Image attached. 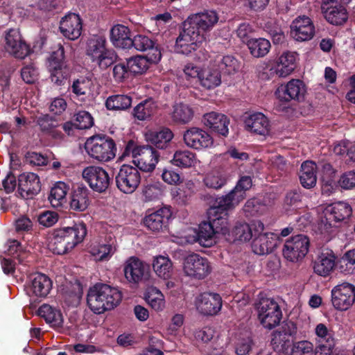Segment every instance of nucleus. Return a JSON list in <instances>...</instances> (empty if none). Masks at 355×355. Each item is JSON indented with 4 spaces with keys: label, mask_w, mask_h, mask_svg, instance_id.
<instances>
[{
    "label": "nucleus",
    "mask_w": 355,
    "mask_h": 355,
    "mask_svg": "<svg viewBox=\"0 0 355 355\" xmlns=\"http://www.w3.org/2000/svg\"><path fill=\"white\" fill-rule=\"evenodd\" d=\"M41 190L39 176L33 173H22L18 177V191L23 198H32Z\"/></svg>",
    "instance_id": "nucleus-30"
},
{
    "label": "nucleus",
    "mask_w": 355,
    "mask_h": 355,
    "mask_svg": "<svg viewBox=\"0 0 355 355\" xmlns=\"http://www.w3.org/2000/svg\"><path fill=\"white\" fill-rule=\"evenodd\" d=\"M148 266L136 257H129L123 266L125 279L130 283L138 284L144 276Z\"/></svg>",
    "instance_id": "nucleus-31"
},
{
    "label": "nucleus",
    "mask_w": 355,
    "mask_h": 355,
    "mask_svg": "<svg viewBox=\"0 0 355 355\" xmlns=\"http://www.w3.org/2000/svg\"><path fill=\"white\" fill-rule=\"evenodd\" d=\"M197 241L203 247H211L214 243V236L217 234L209 220L202 221L198 226Z\"/></svg>",
    "instance_id": "nucleus-44"
},
{
    "label": "nucleus",
    "mask_w": 355,
    "mask_h": 355,
    "mask_svg": "<svg viewBox=\"0 0 355 355\" xmlns=\"http://www.w3.org/2000/svg\"><path fill=\"white\" fill-rule=\"evenodd\" d=\"M107 40L104 35L98 34L91 36L87 42L86 54L93 62L101 68L105 69L113 64L117 54L106 46Z\"/></svg>",
    "instance_id": "nucleus-3"
},
{
    "label": "nucleus",
    "mask_w": 355,
    "mask_h": 355,
    "mask_svg": "<svg viewBox=\"0 0 355 355\" xmlns=\"http://www.w3.org/2000/svg\"><path fill=\"white\" fill-rule=\"evenodd\" d=\"M153 268L159 277L167 279L171 275L172 262L168 257L160 255L154 259Z\"/></svg>",
    "instance_id": "nucleus-50"
},
{
    "label": "nucleus",
    "mask_w": 355,
    "mask_h": 355,
    "mask_svg": "<svg viewBox=\"0 0 355 355\" xmlns=\"http://www.w3.org/2000/svg\"><path fill=\"white\" fill-rule=\"evenodd\" d=\"M239 62L233 55H225L218 60L217 69L220 74L231 75L235 73L239 69Z\"/></svg>",
    "instance_id": "nucleus-51"
},
{
    "label": "nucleus",
    "mask_w": 355,
    "mask_h": 355,
    "mask_svg": "<svg viewBox=\"0 0 355 355\" xmlns=\"http://www.w3.org/2000/svg\"><path fill=\"white\" fill-rule=\"evenodd\" d=\"M203 182L207 188L217 190L226 184L227 178L219 172L214 171L206 175Z\"/></svg>",
    "instance_id": "nucleus-55"
},
{
    "label": "nucleus",
    "mask_w": 355,
    "mask_h": 355,
    "mask_svg": "<svg viewBox=\"0 0 355 355\" xmlns=\"http://www.w3.org/2000/svg\"><path fill=\"white\" fill-rule=\"evenodd\" d=\"M4 48L10 55L17 59H24L31 53L28 44L23 39L18 29L11 28L6 33Z\"/></svg>",
    "instance_id": "nucleus-14"
},
{
    "label": "nucleus",
    "mask_w": 355,
    "mask_h": 355,
    "mask_svg": "<svg viewBox=\"0 0 355 355\" xmlns=\"http://www.w3.org/2000/svg\"><path fill=\"white\" fill-rule=\"evenodd\" d=\"M306 92V85L302 80L292 79L286 85H281L275 95L281 102H301L304 101Z\"/></svg>",
    "instance_id": "nucleus-18"
},
{
    "label": "nucleus",
    "mask_w": 355,
    "mask_h": 355,
    "mask_svg": "<svg viewBox=\"0 0 355 355\" xmlns=\"http://www.w3.org/2000/svg\"><path fill=\"white\" fill-rule=\"evenodd\" d=\"M69 191V184L64 182H55L51 189L49 200L53 207H62L67 202V194Z\"/></svg>",
    "instance_id": "nucleus-43"
},
{
    "label": "nucleus",
    "mask_w": 355,
    "mask_h": 355,
    "mask_svg": "<svg viewBox=\"0 0 355 355\" xmlns=\"http://www.w3.org/2000/svg\"><path fill=\"white\" fill-rule=\"evenodd\" d=\"M52 286L53 282L47 275L37 272L29 276L26 292L29 296L44 298L49 294Z\"/></svg>",
    "instance_id": "nucleus-20"
},
{
    "label": "nucleus",
    "mask_w": 355,
    "mask_h": 355,
    "mask_svg": "<svg viewBox=\"0 0 355 355\" xmlns=\"http://www.w3.org/2000/svg\"><path fill=\"white\" fill-rule=\"evenodd\" d=\"M82 175L90 188L98 193L105 192L112 182L108 173L101 166H89L83 169Z\"/></svg>",
    "instance_id": "nucleus-13"
},
{
    "label": "nucleus",
    "mask_w": 355,
    "mask_h": 355,
    "mask_svg": "<svg viewBox=\"0 0 355 355\" xmlns=\"http://www.w3.org/2000/svg\"><path fill=\"white\" fill-rule=\"evenodd\" d=\"M76 129L85 130L90 128L94 124L92 115L87 111H79L75 116Z\"/></svg>",
    "instance_id": "nucleus-58"
},
{
    "label": "nucleus",
    "mask_w": 355,
    "mask_h": 355,
    "mask_svg": "<svg viewBox=\"0 0 355 355\" xmlns=\"http://www.w3.org/2000/svg\"><path fill=\"white\" fill-rule=\"evenodd\" d=\"M254 221L251 225L245 222H237L232 230L230 231V235L234 242L249 241L254 235Z\"/></svg>",
    "instance_id": "nucleus-41"
},
{
    "label": "nucleus",
    "mask_w": 355,
    "mask_h": 355,
    "mask_svg": "<svg viewBox=\"0 0 355 355\" xmlns=\"http://www.w3.org/2000/svg\"><path fill=\"white\" fill-rule=\"evenodd\" d=\"M321 11L324 19L334 26H341L348 19V12L343 5L338 3V0H322Z\"/></svg>",
    "instance_id": "nucleus-19"
},
{
    "label": "nucleus",
    "mask_w": 355,
    "mask_h": 355,
    "mask_svg": "<svg viewBox=\"0 0 355 355\" xmlns=\"http://www.w3.org/2000/svg\"><path fill=\"white\" fill-rule=\"evenodd\" d=\"M193 110L187 104L185 103H175L173 106V110L171 116L173 121L180 123L186 124L190 122L193 117Z\"/></svg>",
    "instance_id": "nucleus-46"
},
{
    "label": "nucleus",
    "mask_w": 355,
    "mask_h": 355,
    "mask_svg": "<svg viewBox=\"0 0 355 355\" xmlns=\"http://www.w3.org/2000/svg\"><path fill=\"white\" fill-rule=\"evenodd\" d=\"M145 300L148 304L155 311H161L164 307V300L162 293L157 288H153L148 291Z\"/></svg>",
    "instance_id": "nucleus-54"
},
{
    "label": "nucleus",
    "mask_w": 355,
    "mask_h": 355,
    "mask_svg": "<svg viewBox=\"0 0 355 355\" xmlns=\"http://www.w3.org/2000/svg\"><path fill=\"white\" fill-rule=\"evenodd\" d=\"M223 199V197L216 199L214 205L207 210V218L217 234L226 236L230 235L227 211L236 205L233 203L227 205Z\"/></svg>",
    "instance_id": "nucleus-7"
},
{
    "label": "nucleus",
    "mask_w": 355,
    "mask_h": 355,
    "mask_svg": "<svg viewBox=\"0 0 355 355\" xmlns=\"http://www.w3.org/2000/svg\"><path fill=\"white\" fill-rule=\"evenodd\" d=\"M195 155L189 150H178L173 156L171 163L180 168H189L193 164Z\"/></svg>",
    "instance_id": "nucleus-53"
},
{
    "label": "nucleus",
    "mask_w": 355,
    "mask_h": 355,
    "mask_svg": "<svg viewBox=\"0 0 355 355\" xmlns=\"http://www.w3.org/2000/svg\"><path fill=\"white\" fill-rule=\"evenodd\" d=\"M121 300L122 294L116 288L102 283L90 287L87 295V304L96 314L114 309Z\"/></svg>",
    "instance_id": "nucleus-1"
},
{
    "label": "nucleus",
    "mask_w": 355,
    "mask_h": 355,
    "mask_svg": "<svg viewBox=\"0 0 355 355\" xmlns=\"http://www.w3.org/2000/svg\"><path fill=\"white\" fill-rule=\"evenodd\" d=\"M338 184L345 190L352 189L355 187V170L343 173L339 180Z\"/></svg>",
    "instance_id": "nucleus-64"
},
{
    "label": "nucleus",
    "mask_w": 355,
    "mask_h": 355,
    "mask_svg": "<svg viewBox=\"0 0 355 355\" xmlns=\"http://www.w3.org/2000/svg\"><path fill=\"white\" fill-rule=\"evenodd\" d=\"M10 243L8 252L10 254H12L15 253L17 254V255L14 257L15 261L17 260L19 264L26 265L28 261L26 259L28 258V255L26 252L21 251V246L20 243L17 240H13Z\"/></svg>",
    "instance_id": "nucleus-62"
},
{
    "label": "nucleus",
    "mask_w": 355,
    "mask_h": 355,
    "mask_svg": "<svg viewBox=\"0 0 355 355\" xmlns=\"http://www.w3.org/2000/svg\"><path fill=\"white\" fill-rule=\"evenodd\" d=\"M85 149L89 157L103 162L114 159L116 153L114 141L105 135H95L88 138Z\"/></svg>",
    "instance_id": "nucleus-4"
},
{
    "label": "nucleus",
    "mask_w": 355,
    "mask_h": 355,
    "mask_svg": "<svg viewBox=\"0 0 355 355\" xmlns=\"http://www.w3.org/2000/svg\"><path fill=\"white\" fill-rule=\"evenodd\" d=\"M254 235L252 243L254 253L264 255L271 253L280 242L279 235L272 232L262 233L264 225L260 220L254 221Z\"/></svg>",
    "instance_id": "nucleus-8"
},
{
    "label": "nucleus",
    "mask_w": 355,
    "mask_h": 355,
    "mask_svg": "<svg viewBox=\"0 0 355 355\" xmlns=\"http://www.w3.org/2000/svg\"><path fill=\"white\" fill-rule=\"evenodd\" d=\"M59 219V214L54 211H44L41 212L37 218L40 225L50 227L53 226Z\"/></svg>",
    "instance_id": "nucleus-60"
},
{
    "label": "nucleus",
    "mask_w": 355,
    "mask_h": 355,
    "mask_svg": "<svg viewBox=\"0 0 355 355\" xmlns=\"http://www.w3.org/2000/svg\"><path fill=\"white\" fill-rule=\"evenodd\" d=\"M116 251L114 241L110 236V241L106 243L92 246L89 252L96 261H104L110 260Z\"/></svg>",
    "instance_id": "nucleus-42"
},
{
    "label": "nucleus",
    "mask_w": 355,
    "mask_h": 355,
    "mask_svg": "<svg viewBox=\"0 0 355 355\" xmlns=\"http://www.w3.org/2000/svg\"><path fill=\"white\" fill-rule=\"evenodd\" d=\"M302 194L297 189H293L286 193L284 198V209L288 211L296 210L302 204Z\"/></svg>",
    "instance_id": "nucleus-56"
},
{
    "label": "nucleus",
    "mask_w": 355,
    "mask_h": 355,
    "mask_svg": "<svg viewBox=\"0 0 355 355\" xmlns=\"http://www.w3.org/2000/svg\"><path fill=\"white\" fill-rule=\"evenodd\" d=\"M257 318L263 328L271 330L278 326L283 313L279 304L272 298L261 297L255 303Z\"/></svg>",
    "instance_id": "nucleus-6"
},
{
    "label": "nucleus",
    "mask_w": 355,
    "mask_h": 355,
    "mask_svg": "<svg viewBox=\"0 0 355 355\" xmlns=\"http://www.w3.org/2000/svg\"><path fill=\"white\" fill-rule=\"evenodd\" d=\"M291 34L297 41H307L315 35V26L312 20L305 15L300 16L291 25Z\"/></svg>",
    "instance_id": "nucleus-26"
},
{
    "label": "nucleus",
    "mask_w": 355,
    "mask_h": 355,
    "mask_svg": "<svg viewBox=\"0 0 355 355\" xmlns=\"http://www.w3.org/2000/svg\"><path fill=\"white\" fill-rule=\"evenodd\" d=\"M317 165L312 161H305L301 165L300 182L302 186L307 189L315 187L317 183Z\"/></svg>",
    "instance_id": "nucleus-39"
},
{
    "label": "nucleus",
    "mask_w": 355,
    "mask_h": 355,
    "mask_svg": "<svg viewBox=\"0 0 355 355\" xmlns=\"http://www.w3.org/2000/svg\"><path fill=\"white\" fill-rule=\"evenodd\" d=\"M132 47L139 51H147L148 53L146 55L153 64L157 63L162 58L160 46L148 36L141 34L135 35L131 40L130 49Z\"/></svg>",
    "instance_id": "nucleus-24"
},
{
    "label": "nucleus",
    "mask_w": 355,
    "mask_h": 355,
    "mask_svg": "<svg viewBox=\"0 0 355 355\" xmlns=\"http://www.w3.org/2000/svg\"><path fill=\"white\" fill-rule=\"evenodd\" d=\"M172 211L169 207H163L150 214L143 219L144 225L152 232H161L167 230Z\"/></svg>",
    "instance_id": "nucleus-21"
},
{
    "label": "nucleus",
    "mask_w": 355,
    "mask_h": 355,
    "mask_svg": "<svg viewBox=\"0 0 355 355\" xmlns=\"http://www.w3.org/2000/svg\"><path fill=\"white\" fill-rule=\"evenodd\" d=\"M252 186V180L250 176H241L234 188L227 194L221 196L224 198L223 200L226 202L227 205L233 203L236 206L245 198L246 191L249 190Z\"/></svg>",
    "instance_id": "nucleus-34"
},
{
    "label": "nucleus",
    "mask_w": 355,
    "mask_h": 355,
    "mask_svg": "<svg viewBox=\"0 0 355 355\" xmlns=\"http://www.w3.org/2000/svg\"><path fill=\"white\" fill-rule=\"evenodd\" d=\"M337 257L331 250L322 251L313 262L314 272L321 277H327L334 271L336 266Z\"/></svg>",
    "instance_id": "nucleus-27"
},
{
    "label": "nucleus",
    "mask_w": 355,
    "mask_h": 355,
    "mask_svg": "<svg viewBox=\"0 0 355 355\" xmlns=\"http://www.w3.org/2000/svg\"><path fill=\"white\" fill-rule=\"evenodd\" d=\"M132 98L125 94H114L107 98L105 105L110 111H126L130 109Z\"/></svg>",
    "instance_id": "nucleus-45"
},
{
    "label": "nucleus",
    "mask_w": 355,
    "mask_h": 355,
    "mask_svg": "<svg viewBox=\"0 0 355 355\" xmlns=\"http://www.w3.org/2000/svg\"><path fill=\"white\" fill-rule=\"evenodd\" d=\"M130 34L131 32L128 27L122 24H116L110 31V40L115 48L130 49L132 40Z\"/></svg>",
    "instance_id": "nucleus-36"
},
{
    "label": "nucleus",
    "mask_w": 355,
    "mask_h": 355,
    "mask_svg": "<svg viewBox=\"0 0 355 355\" xmlns=\"http://www.w3.org/2000/svg\"><path fill=\"white\" fill-rule=\"evenodd\" d=\"M256 32L254 25L249 22H243L239 24L236 29V35L241 40L245 43L246 45L249 43V41L252 40L254 37Z\"/></svg>",
    "instance_id": "nucleus-57"
},
{
    "label": "nucleus",
    "mask_w": 355,
    "mask_h": 355,
    "mask_svg": "<svg viewBox=\"0 0 355 355\" xmlns=\"http://www.w3.org/2000/svg\"><path fill=\"white\" fill-rule=\"evenodd\" d=\"M295 52L286 51L278 58L275 67L269 69L270 74L275 73L278 77H286L291 74L296 67Z\"/></svg>",
    "instance_id": "nucleus-33"
},
{
    "label": "nucleus",
    "mask_w": 355,
    "mask_h": 355,
    "mask_svg": "<svg viewBox=\"0 0 355 355\" xmlns=\"http://www.w3.org/2000/svg\"><path fill=\"white\" fill-rule=\"evenodd\" d=\"M162 178L164 182L171 185H176L182 182L179 171L174 170L171 165L163 168Z\"/></svg>",
    "instance_id": "nucleus-59"
},
{
    "label": "nucleus",
    "mask_w": 355,
    "mask_h": 355,
    "mask_svg": "<svg viewBox=\"0 0 355 355\" xmlns=\"http://www.w3.org/2000/svg\"><path fill=\"white\" fill-rule=\"evenodd\" d=\"M263 207L259 200L253 198L249 199L244 205L243 211L246 217L254 216L259 214Z\"/></svg>",
    "instance_id": "nucleus-61"
},
{
    "label": "nucleus",
    "mask_w": 355,
    "mask_h": 355,
    "mask_svg": "<svg viewBox=\"0 0 355 355\" xmlns=\"http://www.w3.org/2000/svg\"><path fill=\"white\" fill-rule=\"evenodd\" d=\"M352 214V209L347 202L339 201L329 205L324 211V223L325 229L336 227L345 219H347Z\"/></svg>",
    "instance_id": "nucleus-16"
},
{
    "label": "nucleus",
    "mask_w": 355,
    "mask_h": 355,
    "mask_svg": "<svg viewBox=\"0 0 355 355\" xmlns=\"http://www.w3.org/2000/svg\"><path fill=\"white\" fill-rule=\"evenodd\" d=\"M245 129L259 135H267L270 132V122L261 112L249 115L244 121Z\"/></svg>",
    "instance_id": "nucleus-35"
},
{
    "label": "nucleus",
    "mask_w": 355,
    "mask_h": 355,
    "mask_svg": "<svg viewBox=\"0 0 355 355\" xmlns=\"http://www.w3.org/2000/svg\"><path fill=\"white\" fill-rule=\"evenodd\" d=\"M157 104L152 98L141 101L135 106L131 114L134 118L139 121L150 119L157 112Z\"/></svg>",
    "instance_id": "nucleus-40"
},
{
    "label": "nucleus",
    "mask_w": 355,
    "mask_h": 355,
    "mask_svg": "<svg viewBox=\"0 0 355 355\" xmlns=\"http://www.w3.org/2000/svg\"><path fill=\"white\" fill-rule=\"evenodd\" d=\"M200 76L198 81L203 87L207 89H214L221 83V74L216 69L202 70Z\"/></svg>",
    "instance_id": "nucleus-47"
},
{
    "label": "nucleus",
    "mask_w": 355,
    "mask_h": 355,
    "mask_svg": "<svg viewBox=\"0 0 355 355\" xmlns=\"http://www.w3.org/2000/svg\"><path fill=\"white\" fill-rule=\"evenodd\" d=\"M135 156L132 162L136 168L144 172H151L155 169L161 153L150 145H143Z\"/></svg>",
    "instance_id": "nucleus-23"
},
{
    "label": "nucleus",
    "mask_w": 355,
    "mask_h": 355,
    "mask_svg": "<svg viewBox=\"0 0 355 355\" xmlns=\"http://www.w3.org/2000/svg\"><path fill=\"white\" fill-rule=\"evenodd\" d=\"M183 139L187 146L198 150L211 148L214 145L213 137L206 130L197 127L187 129Z\"/></svg>",
    "instance_id": "nucleus-22"
},
{
    "label": "nucleus",
    "mask_w": 355,
    "mask_h": 355,
    "mask_svg": "<svg viewBox=\"0 0 355 355\" xmlns=\"http://www.w3.org/2000/svg\"><path fill=\"white\" fill-rule=\"evenodd\" d=\"M309 245V239L306 236L297 234L285 242L282 250L283 255L291 262L298 261L308 253Z\"/></svg>",
    "instance_id": "nucleus-11"
},
{
    "label": "nucleus",
    "mask_w": 355,
    "mask_h": 355,
    "mask_svg": "<svg viewBox=\"0 0 355 355\" xmlns=\"http://www.w3.org/2000/svg\"><path fill=\"white\" fill-rule=\"evenodd\" d=\"M48 70L51 82L57 86H62L71 73V67L65 57L64 46L59 44L48 58Z\"/></svg>",
    "instance_id": "nucleus-5"
},
{
    "label": "nucleus",
    "mask_w": 355,
    "mask_h": 355,
    "mask_svg": "<svg viewBox=\"0 0 355 355\" xmlns=\"http://www.w3.org/2000/svg\"><path fill=\"white\" fill-rule=\"evenodd\" d=\"M320 181L322 193L327 196H329L336 192L340 187L338 184V180L337 181L336 178H320Z\"/></svg>",
    "instance_id": "nucleus-63"
},
{
    "label": "nucleus",
    "mask_w": 355,
    "mask_h": 355,
    "mask_svg": "<svg viewBox=\"0 0 355 355\" xmlns=\"http://www.w3.org/2000/svg\"><path fill=\"white\" fill-rule=\"evenodd\" d=\"M37 312L38 315L54 329L60 330L63 327L64 319L60 309L44 304L39 308Z\"/></svg>",
    "instance_id": "nucleus-38"
},
{
    "label": "nucleus",
    "mask_w": 355,
    "mask_h": 355,
    "mask_svg": "<svg viewBox=\"0 0 355 355\" xmlns=\"http://www.w3.org/2000/svg\"><path fill=\"white\" fill-rule=\"evenodd\" d=\"M205 39V36L198 33L191 28V26L184 21L183 29L176 38L175 51L178 53L189 55L196 51Z\"/></svg>",
    "instance_id": "nucleus-9"
},
{
    "label": "nucleus",
    "mask_w": 355,
    "mask_h": 355,
    "mask_svg": "<svg viewBox=\"0 0 355 355\" xmlns=\"http://www.w3.org/2000/svg\"><path fill=\"white\" fill-rule=\"evenodd\" d=\"M89 191L83 185L74 188L70 195L69 205L73 211L81 212L86 210L89 205Z\"/></svg>",
    "instance_id": "nucleus-37"
},
{
    "label": "nucleus",
    "mask_w": 355,
    "mask_h": 355,
    "mask_svg": "<svg viewBox=\"0 0 355 355\" xmlns=\"http://www.w3.org/2000/svg\"><path fill=\"white\" fill-rule=\"evenodd\" d=\"M141 182L139 169L128 164L121 166L115 175V183L118 189L125 194L132 193Z\"/></svg>",
    "instance_id": "nucleus-10"
},
{
    "label": "nucleus",
    "mask_w": 355,
    "mask_h": 355,
    "mask_svg": "<svg viewBox=\"0 0 355 355\" xmlns=\"http://www.w3.org/2000/svg\"><path fill=\"white\" fill-rule=\"evenodd\" d=\"M338 268L344 274L355 272V248L346 252L338 262Z\"/></svg>",
    "instance_id": "nucleus-52"
},
{
    "label": "nucleus",
    "mask_w": 355,
    "mask_h": 355,
    "mask_svg": "<svg viewBox=\"0 0 355 355\" xmlns=\"http://www.w3.org/2000/svg\"><path fill=\"white\" fill-rule=\"evenodd\" d=\"M218 20L219 16L216 11L205 10L203 12L189 16L184 21L198 33L205 36L207 33L213 29Z\"/></svg>",
    "instance_id": "nucleus-12"
},
{
    "label": "nucleus",
    "mask_w": 355,
    "mask_h": 355,
    "mask_svg": "<svg viewBox=\"0 0 355 355\" xmlns=\"http://www.w3.org/2000/svg\"><path fill=\"white\" fill-rule=\"evenodd\" d=\"M59 28L64 37L75 40L81 35L82 19L78 15L69 13L62 18Z\"/></svg>",
    "instance_id": "nucleus-29"
},
{
    "label": "nucleus",
    "mask_w": 355,
    "mask_h": 355,
    "mask_svg": "<svg viewBox=\"0 0 355 355\" xmlns=\"http://www.w3.org/2000/svg\"><path fill=\"white\" fill-rule=\"evenodd\" d=\"M173 138V132L168 128H162L159 130L152 131L146 135L149 145L155 149L167 150L170 152L172 148L171 140Z\"/></svg>",
    "instance_id": "nucleus-32"
},
{
    "label": "nucleus",
    "mask_w": 355,
    "mask_h": 355,
    "mask_svg": "<svg viewBox=\"0 0 355 355\" xmlns=\"http://www.w3.org/2000/svg\"><path fill=\"white\" fill-rule=\"evenodd\" d=\"M153 63L146 55H137L126 60V67L130 74H142L147 71L149 64Z\"/></svg>",
    "instance_id": "nucleus-49"
},
{
    "label": "nucleus",
    "mask_w": 355,
    "mask_h": 355,
    "mask_svg": "<svg viewBox=\"0 0 355 355\" xmlns=\"http://www.w3.org/2000/svg\"><path fill=\"white\" fill-rule=\"evenodd\" d=\"M87 227L84 223L75 224L53 230L49 248L54 254H64L82 243L87 235Z\"/></svg>",
    "instance_id": "nucleus-2"
},
{
    "label": "nucleus",
    "mask_w": 355,
    "mask_h": 355,
    "mask_svg": "<svg viewBox=\"0 0 355 355\" xmlns=\"http://www.w3.org/2000/svg\"><path fill=\"white\" fill-rule=\"evenodd\" d=\"M202 122L212 132L224 137H227L230 119L226 115L216 112L206 113L203 116Z\"/></svg>",
    "instance_id": "nucleus-28"
},
{
    "label": "nucleus",
    "mask_w": 355,
    "mask_h": 355,
    "mask_svg": "<svg viewBox=\"0 0 355 355\" xmlns=\"http://www.w3.org/2000/svg\"><path fill=\"white\" fill-rule=\"evenodd\" d=\"M183 264L185 274L196 279L205 278L211 271L208 259L195 253L188 255L184 259Z\"/></svg>",
    "instance_id": "nucleus-15"
},
{
    "label": "nucleus",
    "mask_w": 355,
    "mask_h": 355,
    "mask_svg": "<svg viewBox=\"0 0 355 355\" xmlns=\"http://www.w3.org/2000/svg\"><path fill=\"white\" fill-rule=\"evenodd\" d=\"M198 311L205 315H216L222 307V298L218 293L205 292L196 300Z\"/></svg>",
    "instance_id": "nucleus-25"
},
{
    "label": "nucleus",
    "mask_w": 355,
    "mask_h": 355,
    "mask_svg": "<svg viewBox=\"0 0 355 355\" xmlns=\"http://www.w3.org/2000/svg\"><path fill=\"white\" fill-rule=\"evenodd\" d=\"M331 302L335 309L347 310L355 302V286L347 282L337 285L331 291Z\"/></svg>",
    "instance_id": "nucleus-17"
},
{
    "label": "nucleus",
    "mask_w": 355,
    "mask_h": 355,
    "mask_svg": "<svg viewBox=\"0 0 355 355\" xmlns=\"http://www.w3.org/2000/svg\"><path fill=\"white\" fill-rule=\"evenodd\" d=\"M247 46L252 57L259 58H263L269 53L271 44L268 40L259 37L249 41Z\"/></svg>",
    "instance_id": "nucleus-48"
}]
</instances>
